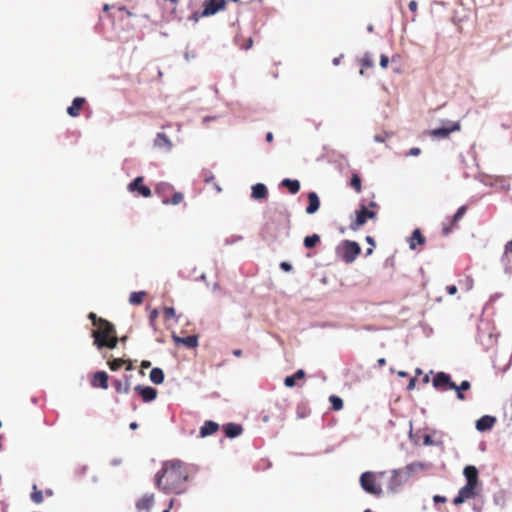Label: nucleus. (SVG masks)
I'll return each mask as SVG.
<instances>
[{"instance_id": "f257e3e1", "label": "nucleus", "mask_w": 512, "mask_h": 512, "mask_svg": "<svg viewBox=\"0 0 512 512\" xmlns=\"http://www.w3.org/2000/svg\"><path fill=\"white\" fill-rule=\"evenodd\" d=\"M188 480L187 469L180 460L164 462L156 474L155 484L164 493L181 494L185 492V483Z\"/></svg>"}, {"instance_id": "f03ea898", "label": "nucleus", "mask_w": 512, "mask_h": 512, "mask_svg": "<svg viewBox=\"0 0 512 512\" xmlns=\"http://www.w3.org/2000/svg\"><path fill=\"white\" fill-rule=\"evenodd\" d=\"M94 344L99 348L114 349L118 344L115 326L108 320L101 321V324L92 331Z\"/></svg>"}, {"instance_id": "7ed1b4c3", "label": "nucleus", "mask_w": 512, "mask_h": 512, "mask_svg": "<svg viewBox=\"0 0 512 512\" xmlns=\"http://www.w3.org/2000/svg\"><path fill=\"white\" fill-rule=\"evenodd\" d=\"M385 475V472L366 471L361 474L359 483L361 488L368 494L377 498L383 494V489L379 479Z\"/></svg>"}, {"instance_id": "20e7f679", "label": "nucleus", "mask_w": 512, "mask_h": 512, "mask_svg": "<svg viewBox=\"0 0 512 512\" xmlns=\"http://www.w3.org/2000/svg\"><path fill=\"white\" fill-rule=\"evenodd\" d=\"M337 253L344 262L352 263L361 253V247L355 241L345 240L338 248Z\"/></svg>"}, {"instance_id": "39448f33", "label": "nucleus", "mask_w": 512, "mask_h": 512, "mask_svg": "<svg viewBox=\"0 0 512 512\" xmlns=\"http://www.w3.org/2000/svg\"><path fill=\"white\" fill-rule=\"evenodd\" d=\"M479 492V485L466 483V485L459 490L457 496L453 499V504L459 506L465 501L475 498Z\"/></svg>"}, {"instance_id": "423d86ee", "label": "nucleus", "mask_w": 512, "mask_h": 512, "mask_svg": "<svg viewBox=\"0 0 512 512\" xmlns=\"http://www.w3.org/2000/svg\"><path fill=\"white\" fill-rule=\"evenodd\" d=\"M376 212L368 210L365 205H361V208L356 211V218L350 224V229L357 231L363 226L369 219H374Z\"/></svg>"}, {"instance_id": "0eeeda50", "label": "nucleus", "mask_w": 512, "mask_h": 512, "mask_svg": "<svg viewBox=\"0 0 512 512\" xmlns=\"http://www.w3.org/2000/svg\"><path fill=\"white\" fill-rule=\"evenodd\" d=\"M467 212V206L463 205L458 208L456 213L451 219H448V222H444L442 225V234L447 236L450 234L458 225L459 221L464 217Z\"/></svg>"}, {"instance_id": "6e6552de", "label": "nucleus", "mask_w": 512, "mask_h": 512, "mask_svg": "<svg viewBox=\"0 0 512 512\" xmlns=\"http://www.w3.org/2000/svg\"><path fill=\"white\" fill-rule=\"evenodd\" d=\"M226 0H205L203 3L202 16L208 17L215 15L219 11L226 9Z\"/></svg>"}, {"instance_id": "1a4fd4ad", "label": "nucleus", "mask_w": 512, "mask_h": 512, "mask_svg": "<svg viewBox=\"0 0 512 512\" xmlns=\"http://www.w3.org/2000/svg\"><path fill=\"white\" fill-rule=\"evenodd\" d=\"M433 386L439 390H453L457 388V384L453 382L450 376L445 372H438L433 378Z\"/></svg>"}, {"instance_id": "9d476101", "label": "nucleus", "mask_w": 512, "mask_h": 512, "mask_svg": "<svg viewBox=\"0 0 512 512\" xmlns=\"http://www.w3.org/2000/svg\"><path fill=\"white\" fill-rule=\"evenodd\" d=\"M127 189L129 192L138 193L144 198H148L152 194L151 189L144 185V178L142 176L136 177L131 183H129Z\"/></svg>"}, {"instance_id": "9b49d317", "label": "nucleus", "mask_w": 512, "mask_h": 512, "mask_svg": "<svg viewBox=\"0 0 512 512\" xmlns=\"http://www.w3.org/2000/svg\"><path fill=\"white\" fill-rule=\"evenodd\" d=\"M501 263L505 273L512 274V240L508 241L505 245L504 253L501 257Z\"/></svg>"}, {"instance_id": "f8f14e48", "label": "nucleus", "mask_w": 512, "mask_h": 512, "mask_svg": "<svg viewBox=\"0 0 512 512\" xmlns=\"http://www.w3.org/2000/svg\"><path fill=\"white\" fill-rule=\"evenodd\" d=\"M460 124L453 122L449 127L436 128L429 132V134L435 138H448L452 132L459 131Z\"/></svg>"}, {"instance_id": "ddd939ff", "label": "nucleus", "mask_w": 512, "mask_h": 512, "mask_svg": "<svg viewBox=\"0 0 512 512\" xmlns=\"http://www.w3.org/2000/svg\"><path fill=\"white\" fill-rule=\"evenodd\" d=\"M134 390L141 396L144 402H151L157 397V390L150 386L137 385Z\"/></svg>"}, {"instance_id": "4468645a", "label": "nucleus", "mask_w": 512, "mask_h": 512, "mask_svg": "<svg viewBox=\"0 0 512 512\" xmlns=\"http://www.w3.org/2000/svg\"><path fill=\"white\" fill-rule=\"evenodd\" d=\"M155 503V495L153 493L144 494L135 504L138 511L150 512Z\"/></svg>"}, {"instance_id": "2eb2a0df", "label": "nucleus", "mask_w": 512, "mask_h": 512, "mask_svg": "<svg viewBox=\"0 0 512 512\" xmlns=\"http://www.w3.org/2000/svg\"><path fill=\"white\" fill-rule=\"evenodd\" d=\"M90 384L94 388H108V374L104 371H98L91 376Z\"/></svg>"}, {"instance_id": "dca6fc26", "label": "nucleus", "mask_w": 512, "mask_h": 512, "mask_svg": "<svg viewBox=\"0 0 512 512\" xmlns=\"http://www.w3.org/2000/svg\"><path fill=\"white\" fill-rule=\"evenodd\" d=\"M278 232H279V228L276 226V224L273 221L266 222L261 229L262 238L265 240L275 239L278 236Z\"/></svg>"}, {"instance_id": "f3484780", "label": "nucleus", "mask_w": 512, "mask_h": 512, "mask_svg": "<svg viewBox=\"0 0 512 512\" xmlns=\"http://www.w3.org/2000/svg\"><path fill=\"white\" fill-rule=\"evenodd\" d=\"M218 430H219L218 423L211 421V420H207L200 427L199 437L205 438V437L211 436V435L215 434Z\"/></svg>"}, {"instance_id": "a211bd4d", "label": "nucleus", "mask_w": 512, "mask_h": 512, "mask_svg": "<svg viewBox=\"0 0 512 512\" xmlns=\"http://www.w3.org/2000/svg\"><path fill=\"white\" fill-rule=\"evenodd\" d=\"M85 102H86L85 98H83V97H76L72 101V104L67 108V113L71 117H78L80 115V112H81Z\"/></svg>"}, {"instance_id": "6ab92c4d", "label": "nucleus", "mask_w": 512, "mask_h": 512, "mask_svg": "<svg viewBox=\"0 0 512 512\" xmlns=\"http://www.w3.org/2000/svg\"><path fill=\"white\" fill-rule=\"evenodd\" d=\"M463 474L467 480V483L481 486V483L478 478V470L475 466H466L464 468Z\"/></svg>"}, {"instance_id": "aec40b11", "label": "nucleus", "mask_w": 512, "mask_h": 512, "mask_svg": "<svg viewBox=\"0 0 512 512\" xmlns=\"http://www.w3.org/2000/svg\"><path fill=\"white\" fill-rule=\"evenodd\" d=\"M496 422L495 417L485 415L482 416L480 419L476 422V429L479 431H487L490 430Z\"/></svg>"}, {"instance_id": "412c9836", "label": "nucleus", "mask_w": 512, "mask_h": 512, "mask_svg": "<svg viewBox=\"0 0 512 512\" xmlns=\"http://www.w3.org/2000/svg\"><path fill=\"white\" fill-rule=\"evenodd\" d=\"M223 430L228 438H235L242 434L243 427L240 424L228 423L223 426Z\"/></svg>"}, {"instance_id": "4be33fe9", "label": "nucleus", "mask_w": 512, "mask_h": 512, "mask_svg": "<svg viewBox=\"0 0 512 512\" xmlns=\"http://www.w3.org/2000/svg\"><path fill=\"white\" fill-rule=\"evenodd\" d=\"M268 196V190L262 183H257L252 186L251 197L255 200L265 199Z\"/></svg>"}, {"instance_id": "5701e85b", "label": "nucleus", "mask_w": 512, "mask_h": 512, "mask_svg": "<svg viewBox=\"0 0 512 512\" xmlns=\"http://www.w3.org/2000/svg\"><path fill=\"white\" fill-rule=\"evenodd\" d=\"M402 473L394 470L389 480L388 489L391 492H396L402 485Z\"/></svg>"}, {"instance_id": "b1692460", "label": "nucleus", "mask_w": 512, "mask_h": 512, "mask_svg": "<svg viewBox=\"0 0 512 512\" xmlns=\"http://www.w3.org/2000/svg\"><path fill=\"white\" fill-rule=\"evenodd\" d=\"M308 206L306 208V213L314 214L320 207L319 197L315 192H310L308 194Z\"/></svg>"}, {"instance_id": "393cba45", "label": "nucleus", "mask_w": 512, "mask_h": 512, "mask_svg": "<svg viewBox=\"0 0 512 512\" xmlns=\"http://www.w3.org/2000/svg\"><path fill=\"white\" fill-rule=\"evenodd\" d=\"M154 145L158 148H165L167 150L172 148V142L165 133H158L156 135Z\"/></svg>"}, {"instance_id": "a878e982", "label": "nucleus", "mask_w": 512, "mask_h": 512, "mask_svg": "<svg viewBox=\"0 0 512 512\" xmlns=\"http://www.w3.org/2000/svg\"><path fill=\"white\" fill-rule=\"evenodd\" d=\"M425 243V237L422 235L419 229H415L409 239L410 249H415L417 245H423Z\"/></svg>"}, {"instance_id": "bb28decb", "label": "nucleus", "mask_w": 512, "mask_h": 512, "mask_svg": "<svg viewBox=\"0 0 512 512\" xmlns=\"http://www.w3.org/2000/svg\"><path fill=\"white\" fill-rule=\"evenodd\" d=\"M304 378H305L304 370L299 369L293 375L287 376L284 379V384H285L286 387L291 388V387H293L296 384L297 380H301V379H304Z\"/></svg>"}, {"instance_id": "cd10ccee", "label": "nucleus", "mask_w": 512, "mask_h": 512, "mask_svg": "<svg viewBox=\"0 0 512 512\" xmlns=\"http://www.w3.org/2000/svg\"><path fill=\"white\" fill-rule=\"evenodd\" d=\"M127 364L126 366V370H131L132 369V364L130 361H126L122 358H115L111 361L108 362V366L109 368L112 370V371H117L119 370L123 365Z\"/></svg>"}, {"instance_id": "c85d7f7f", "label": "nucleus", "mask_w": 512, "mask_h": 512, "mask_svg": "<svg viewBox=\"0 0 512 512\" xmlns=\"http://www.w3.org/2000/svg\"><path fill=\"white\" fill-rule=\"evenodd\" d=\"M359 65H360V74L364 75L365 70L368 68H372L374 65L372 56L369 53L364 54V56L361 59H359Z\"/></svg>"}, {"instance_id": "c756f323", "label": "nucleus", "mask_w": 512, "mask_h": 512, "mask_svg": "<svg viewBox=\"0 0 512 512\" xmlns=\"http://www.w3.org/2000/svg\"><path fill=\"white\" fill-rule=\"evenodd\" d=\"M281 186L286 187L291 194H296L300 190V182L298 180L283 179Z\"/></svg>"}, {"instance_id": "7c9ffc66", "label": "nucleus", "mask_w": 512, "mask_h": 512, "mask_svg": "<svg viewBox=\"0 0 512 512\" xmlns=\"http://www.w3.org/2000/svg\"><path fill=\"white\" fill-rule=\"evenodd\" d=\"M174 339L177 343H182L188 348H195L198 345V338L194 335L185 338L174 337Z\"/></svg>"}, {"instance_id": "2f4dec72", "label": "nucleus", "mask_w": 512, "mask_h": 512, "mask_svg": "<svg viewBox=\"0 0 512 512\" xmlns=\"http://www.w3.org/2000/svg\"><path fill=\"white\" fill-rule=\"evenodd\" d=\"M149 377L154 384H162L164 381V372L162 369L156 367L150 371Z\"/></svg>"}, {"instance_id": "473e14b6", "label": "nucleus", "mask_w": 512, "mask_h": 512, "mask_svg": "<svg viewBox=\"0 0 512 512\" xmlns=\"http://www.w3.org/2000/svg\"><path fill=\"white\" fill-rule=\"evenodd\" d=\"M113 386L117 393H123L128 394L130 391V382L126 380L125 382H122L121 380H114Z\"/></svg>"}, {"instance_id": "72a5a7b5", "label": "nucleus", "mask_w": 512, "mask_h": 512, "mask_svg": "<svg viewBox=\"0 0 512 512\" xmlns=\"http://www.w3.org/2000/svg\"><path fill=\"white\" fill-rule=\"evenodd\" d=\"M183 194L181 192H174L171 199L162 196V203L165 205H178L183 201Z\"/></svg>"}, {"instance_id": "f704fd0d", "label": "nucleus", "mask_w": 512, "mask_h": 512, "mask_svg": "<svg viewBox=\"0 0 512 512\" xmlns=\"http://www.w3.org/2000/svg\"><path fill=\"white\" fill-rule=\"evenodd\" d=\"M320 242L318 234H312L304 238V246L308 249L314 248Z\"/></svg>"}, {"instance_id": "c9c22d12", "label": "nucleus", "mask_w": 512, "mask_h": 512, "mask_svg": "<svg viewBox=\"0 0 512 512\" xmlns=\"http://www.w3.org/2000/svg\"><path fill=\"white\" fill-rule=\"evenodd\" d=\"M146 293L144 291L132 292L129 297V302L132 305H140L143 302Z\"/></svg>"}, {"instance_id": "e433bc0d", "label": "nucleus", "mask_w": 512, "mask_h": 512, "mask_svg": "<svg viewBox=\"0 0 512 512\" xmlns=\"http://www.w3.org/2000/svg\"><path fill=\"white\" fill-rule=\"evenodd\" d=\"M470 387H471L470 382L467 380H464L461 382L460 385H457V388H453V390H455L457 392V398L459 400H464L465 396L462 393V391L468 390V389H470Z\"/></svg>"}, {"instance_id": "4c0bfd02", "label": "nucleus", "mask_w": 512, "mask_h": 512, "mask_svg": "<svg viewBox=\"0 0 512 512\" xmlns=\"http://www.w3.org/2000/svg\"><path fill=\"white\" fill-rule=\"evenodd\" d=\"M350 186L357 192V193H360L361 190H362V186H361V178L359 177L358 174L354 173L352 174L351 176V180H350Z\"/></svg>"}, {"instance_id": "58836bf2", "label": "nucleus", "mask_w": 512, "mask_h": 512, "mask_svg": "<svg viewBox=\"0 0 512 512\" xmlns=\"http://www.w3.org/2000/svg\"><path fill=\"white\" fill-rule=\"evenodd\" d=\"M329 400L332 404L333 410L339 411L343 408V400L340 397L332 395L330 396Z\"/></svg>"}, {"instance_id": "ea45409f", "label": "nucleus", "mask_w": 512, "mask_h": 512, "mask_svg": "<svg viewBox=\"0 0 512 512\" xmlns=\"http://www.w3.org/2000/svg\"><path fill=\"white\" fill-rule=\"evenodd\" d=\"M31 500L36 504H40L43 501L42 491L38 490L36 485L33 486V492L31 493Z\"/></svg>"}, {"instance_id": "a19ab883", "label": "nucleus", "mask_w": 512, "mask_h": 512, "mask_svg": "<svg viewBox=\"0 0 512 512\" xmlns=\"http://www.w3.org/2000/svg\"><path fill=\"white\" fill-rule=\"evenodd\" d=\"M163 316L165 320H170L175 317V310L172 307H164Z\"/></svg>"}, {"instance_id": "79ce46f5", "label": "nucleus", "mask_w": 512, "mask_h": 512, "mask_svg": "<svg viewBox=\"0 0 512 512\" xmlns=\"http://www.w3.org/2000/svg\"><path fill=\"white\" fill-rule=\"evenodd\" d=\"M88 318L92 321L93 326L97 327L101 324V321H104V318L98 317L95 313L91 312L88 315Z\"/></svg>"}, {"instance_id": "37998d69", "label": "nucleus", "mask_w": 512, "mask_h": 512, "mask_svg": "<svg viewBox=\"0 0 512 512\" xmlns=\"http://www.w3.org/2000/svg\"><path fill=\"white\" fill-rule=\"evenodd\" d=\"M159 312L157 309H153L149 314V321L152 326H154V323L156 319L158 318Z\"/></svg>"}, {"instance_id": "c03bdc74", "label": "nucleus", "mask_w": 512, "mask_h": 512, "mask_svg": "<svg viewBox=\"0 0 512 512\" xmlns=\"http://www.w3.org/2000/svg\"><path fill=\"white\" fill-rule=\"evenodd\" d=\"M171 189H172V187H171L169 184H167V183H161V184H159V185L157 186V188H156V192H157L158 194H161V193H162V191H165V190H171Z\"/></svg>"}, {"instance_id": "a18cd8bd", "label": "nucleus", "mask_w": 512, "mask_h": 512, "mask_svg": "<svg viewBox=\"0 0 512 512\" xmlns=\"http://www.w3.org/2000/svg\"><path fill=\"white\" fill-rule=\"evenodd\" d=\"M388 64H389L388 56L382 54L380 57V66L385 69L388 67Z\"/></svg>"}, {"instance_id": "49530a36", "label": "nucleus", "mask_w": 512, "mask_h": 512, "mask_svg": "<svg viewBox=\"0 0 512 512\" xmlns=\"http://www.w3.org/2000/svg\"><path fill=\"white\" fill-rule=\"evenodd\" d=\"M421 153L420 148L413 147L407 152V156H418Z\"/></svg>"}, {"instance_id": "de8ad7c7", "label": "nucleus", "mask_w": 512, "mask_h": 512, "mask_svg": "<svg viewBox=\"0 0 512 512\" xmlns=\"http://www.w3.org/2000/svg\"><path fill=\"white\" fill-rule=\"evenodd\" d=\"M280 268L286 272H290L292 270V266L288 262H281Z\"/></svg>"}, {"instance_id": "09e8293b", "label": "nucleus", "mask_w": 512, "mask_h": 512, "mask_svg": "<svg viewBox=\"0 0 512 512\" xmlns=\"http://www.w3.org/2000/svg\"><path fill=\"white\" fill-rule=\"evenodd\" d=\"M447 292L450 295H455L457 293V287L455 285L447 286Z\"/></svg>"}, {"instance_id": "8fccbe9b", "label": "nucleus", "mask_w": 512, "mask_h": 512, "mask_svg": "<svg viewBox=\"0 0 512 512\" xmlns=\"http://www.w3.org/2000/svg\"><path fill=\"white\" fill-rule=\"evenodd\" d=\"M433 501L435 503H438V502H441V503H445L446 502V498L444 496H440V495H435L433 497Z\"/></svg>"}, {"instance_id": "3c124183", "label": "nucleus", "mask_w": 512, "mask_h": 512, "mask_svg": "<svg viewBox=\"0 0 512 512\" xmlns=\"http://www.w3.org/2000/svg\"><path fill=\"white\" fill-rule=\"evenodd\" d=\"M415 385H416V378H411L408 385H407V389L408 390H412L415 388Z\"/></svg>"}, {"instance_id": "603ef678", "label": "nucleus", "mask_w": 512, "mask_h": 512, "mask_svg": "<svg viewBox=\"0 0 512 512\" xmlns=\"http://www.w3.org/2000/svg\"><path fill=\"white\" fill-rule=\"evenodd\" d=\"M408 7H409V9L411 11H416L417 10V3H416V1H410Z\"/></svg>"}, {"instance_id": "864d4df0", "label": "nucleus", "mask_w": 512, "mask_h": 512, "mask_svg": "<svg viewBox=\"0 0 512 512\" xmlns=\"http://www.w3.org/2000/svg\"><path fill=\"white\" fill-rule=\"evenodd\" d=\"M365 240H366V242H367L368 244H370L372 247H374V246H375V240H374V238H373V237H371V236H366Z\"/></svg>"}, {"instance_id": "5fc2aeb1", "label": "nucleus", "mask_w": 512, "mask_h": 512, "mask_svg": "<svg viewBox=\"0 0 512 512\" xmlns=\"http://www.w3.org/2000/svg\"><path fill=\"white\" fill-rule=\"evenodd\" d=\"M377 364H378L379 367L385 366L386 365V359L385 358H379L377 360Z\"/></svg>"}, {"instance_id": "6e6d98bb", "label": "nucleus", "mask_w": 512, "mask_h": 512, "mask_svg": "<svg viewBox=\"0 0 512 512\" xmlns=\"http://www.w3.org/2000/svg\"><path fill=\"white\" fill-rule=\"evenodd\" d=\"M174 502H175V500L171 499L170 502H169L168 508L163 510V512H170V510L172 509V507L174 505Z\"/></svg>"}, {"instance_id": "4d7b16f0", "label": "nucleus", "mask_w": 512, "mask_h": 512, "mask_svg": "<svg viewBox=\"0 0 512 512\" xmlns=\"http://www.w3.org/2000/svg\"><path fill=\"white\" fill-rule=\"evenodd\" d=\"M273 139H274V137H273L272 132H268V133L266 134V141H267V142H269V143H271V142L273 141Z\"/></svg>"}, {"instance_id": "13d9d810", "label": "nucleus", "mask_w": 512, "mask_h": 512, "mask_svg": "<svg viewBox=\"0 0 512 512\" xmlns=\"http://www.w3.org/2000/svg\"><path fill=\"white\" fill-rule=\"evenodd\" d=\"M150 366H151V362L150 361L144 360L141 363V367L142 368H149Z\"/></svg>"}, {"instance_id": "bf43d9fd", "label": "nucleus", "mask_w": 512, "mask_h": 512, "mask_svg": "<svg viewBox=\"0 0 512 512\" xmlns=\"http://www.w3.org/2000/svg\"><path fill=\"white\" fill-rule=\"evenodd\" d=\"M424 443H425L426 445H430V444H432V439H431V437H430V436H428V435H427V436H425V438H424Z\"/></svg>"}, {"instance_id": "052dcab7", "label": "nucleus", "mask_w": 512, "mask_h": 512, "mask_svg": "<svg viewBox=\"0 0 512 512\" xmlns=\"http://www.w3.org/2000/svg\"><path fill=\"white\" fill-rule=\"evenodd\" d=\"M241 354H242V351L240 349H236V350L233 351V355L236 356V357L241 356Z\"/></svg>"}, {"instance_id": "680f3d73", "label": "nucleus", "mask_w": 512, "mask_h": 512, "mask_svg": "<svg viewBox=\"0 0 512 512\" xmlns=\"http://www.w3.org/2000/svg\"><path fill=\"white\" fill-rule=\"evenodd\" d=\"M129 427L132 429V430H135L138 428V424L136 422H132L130 423Z\"/></svg>"}, {"instance_id": "e2e57ef3", "label": "nucleus", "mask_w": 512, "mask_h": 512, "mask_svg": "<svg viewBox=\"0 0 512 512\" xmlns=\"http://www.w3.org/2000/svg\"><path fill=\"white\" fill-rule=\"evenodd\" d=\"M398 376H400V377H407V376H408V373H407V372H405V371H399V372H398Z\"/></svg>"}, {"instance_id": "0e129e2a", "label": "nucleus", "mask_w": 512, "mask_h": 512, "mask_svg": "<svg viewBox=\"0 0 512 512\" xmlns=\"http://www.w3.org/2000/svg\"><path fill=\"white\" fill-rule=\"evenodd\" d=\"M373 253V247L371 246L366 250V255H371Z\"/></svg>"}, {"instance_id": "69168bd1", "label": "nucleus", "mask_w": 512, "mask_h": 512, "mask_svg": "<svg viewBox=\"0 0 512 512\" xmlns=\"http://www.w3.org/2000/svg\"><path fill=\"white\" fill-rule=\"evenodd\" d=\"M369 206L372 207V208L377 207V203L372 201V202L369 203Z\"/></svg>"}, {"instance_id": "338daca9", "label": "nucleus", "mask_w": 512, "mask_h": 512, "mask_svg": "<svg viewBox=\"0 0 512 512\" xmlns=\"http://www.w3.org/2000/svg\"><path fill=\"white\" fill-rule=\"evenodd\" d=\"M423 382L424 383H428L429 382V376L428 375H425L424 378H423Z\"/></svg>"}, {"instance_id": "774afa93", "label": "nucleus", "mask_w": 512, "mask_h": 512, "mask_svg": "<svg viewBox=\"0 0 512 512\" xmlns=\"http://www.w3.org/2000/svg\"><path fill=\"white\" fill-rule=\"evenodd\" d=\"M213 179H214V177H213V176H211V177H209V178H206V179H205V181H206V182H210V181H211V180H213Z\"/></svg>"}]
</instances>
